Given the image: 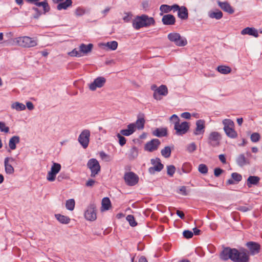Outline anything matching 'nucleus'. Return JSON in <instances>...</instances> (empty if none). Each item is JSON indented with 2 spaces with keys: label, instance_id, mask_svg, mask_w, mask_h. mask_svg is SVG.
<instances>
[{
  "label": "nucleus",
  "instance_id": "obj_18",
  "mask_svg": "<svg viewBox=\"0 0 262 262\" xmlns=\"http://www.w3.org/2000/svg\"><path fill=\"white\" fill-rule=\"evenodd\" d=\"M220 7L225 12L229 14H232L234 12V10L230 5L227 2H222L220 1H217Z\"/></svg>",
  "mask_w": 262,
  "mask_h": 262
},
{
  "label": "nucleus",
  "instance_id": "obj_39",
  "mask_svg": "<svg viewBox=\"0 0 262 262\" xmlns=\"http://www.w3.org/2000/svg\"><path fill=\"white\" fill-rule=\"evenodd\" d=\"M75 202L74 199H71L67 200L66 203V207L67 209L72 211L75 207Z\"/></svg>",
  "mask_w": 262,
  "mask_h": 262
},
{
  "label": "nucleus",
  "instance_id": "obj_29",
  "mask_svg": "<svg viewBox=\"0 0 262 262\" xmlns=\"http://www.w3.org/2000/svg\"><path fill=\"white\" fill-rule=\"evenodd\" d=\"M208 16L211 18H215L216 19H220L223 17V13L219 10H216V11H209L208 12Z\"/></svg>",
  "mask_w": 262,
  "mask_h": 262
},
{
  "label": "nucleus",
  "instance_id": "obj_32",
  "mask_svg": "<svg viewBox=\"0 0 262 262\" xmlns=\"http://www.w3.org/2000/svg\"><path fill=\"white\" fill-rule=\"evenodd\" d=\"M102 208L103 210H108L111 205V201L108 198H104L102 200Z\"/></svg>",
  "mask_w": 262,
  "mask_h": 262
},
{
  "label": "nucleus",
  "instance_id": "obj_38",
  "mask_svg": "<svg viewBox=\"0 0 262 262\" xmlns=\"http://www.w3.org/2000/svg\"><path fill=\"white\" fill-rule=\"evenodd\" d=\"M224 131L225 132L226 134L229 137L231 138H235L236 136V133L233 129V127H228L226 128H224Z\"/></svg>",
  "mask_w": 262,
  "mask_h": 262
},
{
  "label": "nucleus",
  "instance_id": "obj_10",
  "mask_svg": "<svg viewBox=\"0 0 262 262\" xmlns=\"http://www.w3.org/2000/svg\"><path fill=\"white\" fill-rule=\"evenodd\" d=\"M150 162L154 166L148 168V172L151 174H155L156 171H161L164 167L163 164L161 163V160L159 158L151 159L150 160Z\"/></svg>",
  "mask_w": 262,
  "mask_h": 262
},
{
  "label": "nucleus",
  "instance_id": "obj_61",
  "mask_svg": "<svg viewBox=\"0 0 262 262\" xmlns=\"http://www.w3.org/2000/svg\"><path fill=\"white\" fill-rule=\"evenodd\" d=\"M120 133L121 135L125 136H128L133 134L128 129H124L120 130Z\"/></svg>",
  "mask_w": 262,
  "mask_h": 262
},
{
  "label": "nucleus",
  "instance_id": "obj_28",
  "mask_svg": "<svg viewBox=\"0 0 262 262\" xmlns=\"http://www.w3.org/2000/svg\"><path fill=\"white\" fill-rule=\"evenodd\" d=\"M260 180V178L257 176H250L247 179V185L250 187L252 185H257Z\"/></svg>",
  "mask_w": 262,
  "mask_h": 262
},
{
  "label": "nucleus",
  "instance_id": "obj_64",
  "mask_svg": "<svg viewBox=\"0 0 262 262\" xmlns=\"http://www.w3.org/2000/svg\"><path fill=\"white\" fill-rule=\"evenodd\" d=\"M170 119L171 120H173L174 121V122H180V119L179 118L178 116L177 115H176V114L172 115L170 117Z\"/></svg>",
  "mask_w": 262,
  "mask_h": 262
},
{
  "label": "nucleus",
  "instance_id": "obj_35",
  "mask_svg": "<svg viewBox=\"0 0 262 262\" xmlns=\"http://www.w3.org/2000/svg\"><path fill=\"white\" fill-rule=\"evenodd\" d=\"M138 156V148L134 146L130 148L129 151L128 157L130 159H135Z\"/></svg>",
  "mask_w": 262,
  "mask_h": 262
},
{
  "label": "nucleus",
  "instance_id": "obj_49",
  "mask_svg": "<svg viewBox=\"0 0 262 262\" xmlns=\"http://www.w3.org/2000/svg\"><path fill=\"white\" fill-rule=\"evenodd\" d=\"M175 171L176 168L173 165H168L167 166V172L169 176H173Z\"/></svg>",
  "mask_w": 262,
  "mask_h": 262
},
{
  "label": "nucleus",
  "instance_id": "obj_42",
  "mask_svg": "<svg viewBox=\"0 0 262 262\" xmlns=\"http://www.w3.org/2000/svg\"><path fill=\"white\" fill-rule=\"evenodd\" d=\"M260 139V136L258 133H253L250 136V139L253 143H256Z\"/></svg>",
  "mask_w": 262,
  "mask_h": 262
},
{
  "label": "nucleus",
  "instance_id": "obj_3",
  "mask_svg": "<svg viewBox=\"0 0 262 262\" xmlns=\"http://www.w3.org/2000/svg\"><path fill=\"white\" fill-rule=\"evenodd\" d=\"M17 45L23 48H32L37 45L36 38L29 36H20L16 38Z\"/></svg>",
  "mask_w": 262,
  "mask_h": 262
},
{
  "label": "nucleus",
  "instance_id": "obj_55",
  "mask_svg": "<svg viewBox=\"0 0 262 262\" xmlns=\"http://www.w3.org/2000/svg\"><path fill=\"white\" fill-rule=\"evenodd\" d=\"M125 16L123 17V20L124 21V22L128 23L130 21L132 17V14L131 12H125L124 13Z\"/></svg>",
  "mask_w": 262,
  "mask_h": 262
},
{
  "label": "nucleus",
  "instance_id": "obj_40",
  "mask_svg": "<svg viewBox=\"0 0 262 262\" xmlns=\"http://www.w3.org/2000/svg\"><path fill=\"white\" fill-rule=\"evenodd\" d=\"M60 169L61 165L60 164L57 163H53L50 171L57 174L59 172Z\"/></svg>",
  "mask_w": 262,
  "mask_h": 262
},
{
  "label": "nucleus",
  "instance_id": "obj_54",
  "mask_svg": "<svg viewBox=\"0 0 262 262\" xmlns=\"http://www.w3.org/2000/svg\"><path fill=\"white\" fill-rule=\"evenodd\" d=\"M117 137L119 139V143L121 146L124 145L126 143V140L125 137L121 135L120 134L117 135Z\"/></svg>",
  "mask_w": 262,
  "mask_h": 262
},
{
  "label": "nucleus",
  "instance_id": "obj_17",
  "mask_svg": "<svg viewBox=\"0 0 262 262\" xmlns=\"http://www.w3.org/2000/svg\"><path fill=\"white\" fill-rule=\"evenodd\" d=\"M242 180L241 174L237 172H233L231 174V178L228 180L226 182L227 185L236 184Z\"/></svg>",
  "mask_w": 262,
  "mask_h": 262
},
{
  "label": "nucleus",
  "instance_id": "obj_26",
  "mask_svg": "<svg viewBox=\"0 0 262 262\" xmlns=\"http://www.w3.org/2000/svg\"><path fill=\"white\" fill-rule=\"evenodd\" d=\"M34 4L38 7H42L43 10V14H46L50 10V7L49 5L47 0L40 2H36Z\"/></svg>",
  "mask_w": 262,
  "mask_h": 262
},
{
  "label": "nucleus",
  "instance_id": "obj_13",
  "mask_svg": "<svg viewBox=\"0 0 262 262\" xmlns=\"http://www.w3.org/2000/svg\"><path fill=\"white\" fill-rule=\"evenodd\" d=\"M106 79L103 77H98L89 84V89L91 91H95L97 88H102L105 84Z\"/></svg>",
  "mask_w": 262,
  "mask_h": 262
},
{
  "label": "nucleus",
  "instance_id": "obj_33",
  "mask_svg": "<svg viewBox=\"0 0 262 262\" xmlns=\"http://www.w3.org/2000/svg\"><path fill=\"white\" fill-rule=\"evenodd\" d=\"M219 72L222 74H227L231 72V69L229 67L225 66H219L217 68Z\"/></svg>",
  "mask_w": 262,
  "mask_h": 262
},
{
  "label": "nucleus",
  "instance_id": "obj_19",
  "mask_svg": "<svg viewBox=\"0 0 262 262\" xmlns=\"http://www.w3.org/2000/svg\"><path fill=\"white\" fill-rule=\"evenodd\" d=\"M162 22L164 25H173L176 23V18L172 14H166L163 16Z\"/></svg>",
  "mask_w": 262,
  "mask_h": 262
},
{
  "label": "nucleus",
  "instance_id": "obj_7",
  "mask_svg": "<svg viewBox=\"0 0 262 262\" xmlns=\"http://www.w3.org/2000/svg\"><path fill=\"white\" fill-rule=\"evenodd\" d=\"M190 125L188 122L184 121L181 123L174 122V129L176 131V134L178 136H182L185 134L189 130Z\"/></svg>",
  "mask_w": 262,
  "mask_h": 262
},
{
  "label": "nucleus",
  "instance_id": "obj_31",
  "mask_svg": "<svg viewBox=\"0 0 262 262\" xmlns=\"http://www.w3.org/2000/svg\"><path fill=\"white\" fill-rule=\"evenodd\" d=\"M247 34L257 38L259 36L258 31L253 27H247Z\"/></svg>",
  "mask_w": 262,
  "mask_h": 262
},
{
  "label": "nucleus",
  "instance_id": "obj_24",
  "mask_svg": "<svg viewBox=\"0 0 262 262\" xmlns=\"http://www.w3.org/2000/svg\"><path fill=\"white\" fill-rule=\"evenodd\" d=\"M178 16L181 19H186L188 17V10L186 7L182 6L179 12H178Z\"/></svg>",
  "mask_w": 262,
  "mask_h": 262
},
{
  "label": "nucleus",
  "instance_id": "obj_48",
  "mask_svg": "<svg viewBox=\"0 0 262 262\" xmlns=\"http://www.w3.org/2000/svg\"><path fill=\"white\" fill-rule=\"evenodd\" d=\"M196 149V146L195 143L192 142L190 144L187 145V150L189 153H192Z\"/></svg>",
  "mask_w": 262,
  "mask_h": 262
},
{
  "label": "nucleus",
  "instance_id": "obj_56",
  "mask_svg": "<svg viewBox=\"0 0 262 262\" xmlns=\"http://www.w3.org/2000/svg\"><path fill=\"white\" fill-rule=\"evenodd\" d=\"M183 235L184 237L189 239L193 236V233L190 230H184L183 232Z\"/></svg>",
  "mask_w": 262,
  "mask_h": 262
},
{
  "label": "nucleus",
  "instance_id": "obj_37",
  "mask_svg": "<svg viewBox=\"0 0 262 262\" xmlns=\"http://www.w3.org/2000/svg\"><path fill=\"white\" fill-rule=\"evenodd\" d=\"M236 163L239 166H243L246 164V157L244 154H240L236 158Z\"/></svg>",
  "mask_w": 262,
  "mask_h": 262
},
{
  "label": "nucleus",
  "instance_id": "obj_50",
  "mask_svg": "<svg viewBox=\"0 0 262 262\" xmlns=\"http://www.w3.org/2000/svg\"><path fill=\"white\" fill-rule=\"evenodd\" d=\"M99 155L102 160L108 162L111 161L110 156L106 154L105 152L102 151L99 152Z\"/></svg>",
  "mask_w": 262,
  "mask_h": 262
},
{
  "label": "nucleus",
  "instance_id": "obj_6",
  "mask_svg": "<svg viewBox=\"0 0 262 262\" xmlns=\"http://www.w3.org/2000/svg\"><path fill=\"white\" fill-rule=\"evenodd\" d=\"M247 262L248 261V257L249 255H255L257 254L260 249V245L256 242H247Z\"/></svg>",
  "mask_w": 262,
  "mask_h": 262
},
{
  "label": "nucleus",
  "instance_id": "obj_20",
  "mask_svg": "<svg viewBox=\"0 0 262 262\" xmlns=\"http://www.w3.org/2000/svg\"><path fill=\"white\" fill-rule=\"evenodd\" d=\"M11 161V162L14 161V159L12 158L6 157L4 160V165H5V171L7 174H12L14 169L12 166L9 164V162Z\"/></svg>",
  "mask_w": 262,
  "mask_h": 262
},
{
  "label": "nucleus",
  "instance_id": "obj_57",
  "mask_svg": "<svg viewBox=\"0 0 262 262\" xmlns=\"http://www.w3.org/2000/svg\"><path fill=\"white\" fill-rule=\"evenodd\" d=\"M32 10L35 12V13L33 16V17L35 19H38L42 14L41 12L37 7H33Z\"/></svg>",
  "mask_w": 262,
  "mask_h": 262
},
{
  "label": "nucleus",
  "instance_id": "obj_2",
  "mask_svg": "<svg viewBox=\"0 0 262 262\" xmlns=\"http://www.w3.org/2000/svg\"><path fill=\"white\" fill-rule=\"evenodd\" d=\"M155 20L152 17H149L146 14L137 15L133 20V27L136 30L142 28H147L155 25Z\"/></svg>",
  "mask_w": 262,
  "mask_h": 262
},
{
  "label": "nucleus",
  "instance_id": "obj_36",
  "mask_svg": "<svg viewBox=\"0 0 262 262\" xmlns=\"http://www.w3.org/2000/svg\"><path fill=\"white\" fill-rule=\"evenodd\" d=\"M161 153L163 157L165 158H168L170 157L171 155V149L168 146H165L163 149L161 150Z\"/></svg>",
  "mask_w": 262,
  "mask_h": 262
},
{
  "label": "nucleus",
  "instance_id": "obj_53",
  "mask_svg": "<svg viewBox=\"0 0 262 262\" xmlns=\"http://www.w3.org/2000/svg\"><path fill=\"white\" fill-rule=\"evenodd\" d=\"M0 130L1 132L8 133L9 132V128L6 126V124L3 122H0Z\"/></svg>",
  "mask_w": 262,
  "mask_h": 262
},
{
  "label": "nucleus",
  "instance_id": "obj_30",
  "mask_svg": "<svg viewBox=\"0 0 262 262\" xmlns=\"http://www.w3.org/2000/svg\"><path fill=\"white\" fill-rule=\"evenodd\" d=\"M56 219L62 224H68L70 221V219L67 216L61 215L60 214H56L55 215Z\"/></svg>",
  "mask_w": 262,
  "mask_h": 262
},
{
  "label": "nucleus",
  "instance_id": "obj_34",
  "mask_svg": "<svg viewBox=\"0 0 262 262\" xmlns=\"http://www.w3.org/2000/svg\"><path fill=\"white\" fill-rule=\"evenodd\" d=\"M11 107L17 111H21L26 109V105L23 103L16 102L11 105Z\"/></svg>",
  "mask_w": 262,
  "mask_h": 262
},
{
  "label": "nucleus",
  "instance_id": "obj_27",
  "mask_svg": "<svg viewBox=\"0 0 262 262\" xmlns=\"http://www.w3.org/2000/svg\"><path fill=\"white\" fill-rule=\"evenodd\" d=\"M72 0H66L63 2L59 3L57 6V9L58 10H66L68 7L72 6Z\"/></svg>",
  "mask_w": 262,
  "mask_h": 262
},
{
  "label": "nucleus",
  "instance_id": "obj_22",
  "mask_svg": "<svg viewBox=\"0 0 262 262\" xmlns=\"http://www.w3.org/2000/svg\"><path fill=\"white\" fill-rule=\"evenodd\" d=\"M145 121L143 114H140L138 116V119L134 123L136 125V128L138 129H142L144 127Z\"/></svg>",
  "mask_w": 262,
  "mask_h": 262
},
{
  "label": "nucleus",
  "instance_id": "obj_46",
  "mask_svg": "<svg viewBox=\"0 0 262 262\" xmlns=\"http://www.w3.org/2000/svg\"><path fill=\"white\" fill-rule=\"evenodd\" d=\"M198 170L201 173L206 174L208 172V167L205 164H201L199 165Z\"/></svg>",
  "mask_w": 262,
  "mask_h": 262
},
{
  "label": "nucleus",
  "instance_id": "obj_14",
  "mask_svg": "<svg viewBox=\"0 0 262 262\" xmlns=\"http://www.w3.org/2000/svg\"><path fill=\"white\" fill-rule=\"evenodd\" d=\"M168 94V90L166 85H161L158 88L156 89L154 93V98L157 100L162 99L161 96H166Z\"/></svg>",
  "mask_w": 262,
  "mask_h": 262
},
{
  "label": "nucleus",
  "instance_id": "obj_41",
  "mask_svg": "<svg viewBox=\"0 0 262 262\" xmlns=\"http://www.w3.org/2000/svg\"><path fill=\"white\" fill-rule=\"evenodd\" d=\"M223 123L224 125V129L228 127H233L234 122L230 119H224L223 121Z\"/></svg>",
  "mask_w": 262,
  "mask_h": 262
},
{
  "label": "nucleus",
  "instance_id": "obj_23",
  "mask_svg": "<svg viewBox=\"0 0 262 262\" xmlns=\"http://www.w3.org/2000/svg\"><path fill=\"white\" fill-rule=\"evenodd\" d=\"M20 142V138L18 136L12 137L9 141V147L11 150H14L16 148V144Z\"/></svg>",
  "mask_w": 262,
  "mask_h": 262
},
{
  "label": "nucleus",
  "instance_id": "obj_47",
  "mask_svg": "<svg viewBox=\"0 0 262 262\" xmlns=\"http://www.w3.org/2000/svg\"><path fill=\"white\" fill-rule=\"evenodd\" d=\"M69 55L72 57H80L82 55L81 53L80 49L78 50L77 49H74L69 53Z\"/></svg>",
  "mask_w": 262,
  "mask_h": 262
},
{
  "label": "nucleus",
  "instance_id": "obj_43",
  "mask_svg": "<svg viewBox=\"0 0 262 262\" xmlns=\"http://www.w3.org/2000/svg\"><path fill=\"white\" fill-rule=\"evenodd\" d=\"M126 219L132 227H135L137 225V222L135 221L134 216L133 215H128Z\"/></svg>",
  "mask_w": 262,
  "mask_h": 262
},
{
  "label": "nucleus",
  "instance_id": "obj_52",
  "mask_svg": "<svg viewBox=\"0 0 262 262\" xmlns=\"http://www.w3.org/2000/svg\"><path fill=\"white\" fill-rule=\"evenodd\" d=\"M85 13V10L84 9L81 7H78L75 12V14L76 16H80L84 14Z\"/></svg>",
  "mask_w": 262,
  "mask_h": 262
},
{
  "label": "nucleus",
  "instance_id": "obj_45",
  "mask_svg": "<svg viewBox=\"0 0 262 262\" xmlns=\"http://www.w3.org/2000/svg\"><path fill=\"white\" fill-rule=\"evenodd\" d=\"M160 10L161 11L160 15L163 13H168L171 11L170 6L167 5H162L160 7Z\"/></svg>",
  "mask_w": 262,
  "mask_h": 262
},
{
  "label": "nucleus",
  "instance_id": "obj_62",
  "mask_svg": "<svg viewBox=\"0 0 262 262\" xmlns=\"http://www.w3.org/2000/svg\"><path fill=\"white\" fill-rule=\"evenodd\" d=\"M96 183V181L93 179H89L86 182L85 185L87 187H92L94 184Z\"/></svg>",
  "mask_w": 262,
  "mask_h": 262
},
{
  "label": "nucleus",
  "instance_id": "obj_1",
  "mask_svg": "<svg viewBox=\"0 0 262 262\" xmlns=\"http://www.w3.org/2000/svg\"><path fill=\"white\" fill-rule=\"evenodd\" d=\"M220 258L224 260L231 259L234 262H246V251H238L235 248H225L220 254Z\"/></svg>",
  "mask_w": 262,
  "mask_h": 262
},
{
  "label": "nucleus",
  "instance_id": "obj_12",
  "mask_svg": "<svg viewBox=\"0 0 262 262\" xmlns=\"http://www.w3.org/2000/svg\"><path fill=\"white\" fill-rule=\"evenodd\" d=\"M220 134L217 132H212L208 137V144L213 147L217 146L220 144Z\"/></svg>",
  "mask_w": 262,
  "mask_h": 262
},
{
  "label": "nucleus",
  "instance_id": "obj_44",
  "mask_svg": "<svg viewBox=\"0 0 262 262\" xmlns=\"http://www.w3.org/2000/svg\"><path fill=\"white\" fill-rule=\"evenodd\" d=\"M106 46L112 50H115L118 47V42L116 41H112L106 43Z\"/></svg>",
  "mask_w": 262,
  "mask_h": 262
},
{
  "label": "nucleus",
  "instance_id": "obj_59",
  "mask_svg": "<svg viewBox=\"0 0 262 262\" xmlns=\"http://www.w3.org/2000/svg\"><path fill=\"white\" fill-rule=\"evenodd\" d=\"M223 171L224 170L220 168H215L214 170V176L218 177L223 172Z\"/></svg>",
  "mask_w": 262,
  "mask_h": 262
},
{
  "label": "nucleus",
  "instance_id": "obj_11",
  "mask_svg": "<svg viewBox=\"0 0 262 262\" xmlns=\"http://www.w3.org/2000/svg\"><path fill=\"white\" fill-rule=\"evenodd\" d=\"M90 137V132L88 129L83 130L78 137V141L84 148L89 145Z\"/></svg>",
  "mask_w": 262,
  "mask_h": 262
},
{
  "label": "nucleus",
  "instance_id": "obj_21",
  "mask_svg": "<svg viewBox=\"0 0 262 262\" xmlns=\"http://www.w3.org/2000/svg\"><path fill=\"white\" fill-rule=\"evenodd\" d=\"M152 135L157 137H163L167 136V129L165 127L157 128L152 132Z\"/></svg>",
  "mask_w": 262,
  "mask_h": 262
},
{
  "label": "nucleus",
  "instance_id": "obj_58",
  "mask_svg": "<svg viewBox=\"0 0 262 262\" xmlns=\"http://www.w3.org/2000/svg\"><path fill=\"white\" fill-rule=\"evenodd\" d=\"M178 192L183 195H187L188 194L186 187L184 186L180 187L179 189V191H178Z\"/></svg>",
  "mask_w": 262,
  "mask_h": 262
},
{
  "label": "nucleus",
  "instance_id": "obj_4",
  "mask_svg": "<svg viewBox=\"0 0 262 262\" xmlns=\"http://www.w3.org/2000/svg\"><path fill=\"white\" fill-rule=\"evenodd\" d=\"M167 38L169 41L174 42L176 46L179 47H184L187 43L186 39L182 37L178 33L172 32L169 33L167 35Z\"/></svg>",
  "mask_w": 262,
  "mask_h": 262
},
{
  "label": "nucleus",
  "instance_id": "obj_63",
  "mask_svg": "<svg viewBox=\"0 0 262 262\" xmlns=\"http://www.w3.org/2000/svg\"><path fill=\"white\" fill-rule=\"evenodd\" d=\"M181 117L185 119H189L191 117V114L189 112H184L181 114Z\"/></svg>",
  "mask_w": 262,
  "mask_h": 262
},
{
  "label": "nucleus",
  "instance_id": "obj_8",
  "mask_svg": "<svg viewBox=\"0 0 262 262\" xmlns=\"http://www.w3.org/2000/svg\"><path fill=\"white\" fill-rule=\"evenodd\" d=\"M125 183L130 186H135L139 181L138 176L133 172H125L124 176Z\"/></svg>",
  "mask_w": 262,
  "mask_h": 262
},
{
  "label": "nucleus",
  "instance_id": "obj_16",
  "mask_svg": "<svg viewBox=\"0 0 262 262\" xmlns=\"http://www.w3.org/2000/svg\"><path fill=\"white\" fill-rule=\"evenodd\" d=\"M205 121L200 119L196 122V128L193 132L194 135H203L205 132Z\"/></svg>",
  "mask_w": 262,
  "mask_h": 262
},
{
  "label": "nucleus",
  "instance_id": "obj_60",
  "mask_svg": "<svg viewBox=\"0 0 262 262\" xmlns=\"http://www.w3.org/2000/svg\"><path fill=\"white\" fill-rule=\"evenodd\" d=\"M127 129H128L133 134L136 130V125L134 123H130L127 125Z\"/></svg>",
  "mask_w": 262,
  "mask_h": 262
},
{
  "label": "nucleus",
  "instance_id": "obj_25",
  "mask_svg": "<svg viewBox=\"0 0 262 262\" xmlns=\"http://www.w3.org/2000/svg\"><path fill=\"white\" fill-rule=\"evenodd\" d=\"M93 45L92 43H89L88 45H85L84 43H82L79 46V49L81 52V53L87 54L90 52L92 51Z\"/></svg>",
  "mask_w": 262,
  "mask_h": 262
},
{
  "label": "nucleus",
  "instance_id": "obj_9",
  "mask_svg": "<svg viewBox=\"0 0 262 262\" xmlns=\"http://www.w3.org/2000/svg\"><path fill=\"white\" fill-rule=\"evenodd\" d=\"M85 218L91 221H95L97 218L96 206L94 203H91L84 213Z\"/></svg>",
  "mask_w": 262,
  "mask_h": 262
},
{
  "label": "nucleus",
  "instance_id": "obj_15",
  "mask_svg": "<svg viewBox=\"0 0 262 262\" xmlns=\"http://www.w3.org/2000/svg\"><path fill=\"white\" fill-rule=\"evenodd\" d=\"M161 142L159 139H153L146 143L144 146V149L146 151L152 152L157 150Z\"/></svg>",
  "mask_w": 262,
  "mask_h": 262
},
{
  "label": "nucleus",
  "instance_id": "obj_51",
  "mask_svg": "<svg viewBox=\"0 0 262 262\" xmlns=\"http://www.w3.org/2000/svg\"><path fill=\"white\" fill-rule=\"evenodd\" d=\"M56 174L51 171L48 172L47 179L50 182H53L55 180Z\"/></svg>",
  "mask_w": 262,
  "mask_h": 262
},
{
  "label": "nucleus",
  "instance_id": "obj_5",
  "mask_svg": "<svg viewBox=\"0 0 262 262\" xmlns=\"http://www.w3.org/2000/svg\"><path fill=\"white\" fill-rule=\"evenodd\" d=\"M87 166L91 170V177H95L100 171V165L98 160L96 159L92 158L90 159L88 162Z\"/></svg>",
  "mask_w": 262,
  "mask_h": 262
}]
</instances>
